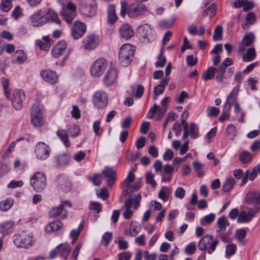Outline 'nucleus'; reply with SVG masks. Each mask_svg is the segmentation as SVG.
Wrapping results in <instances>:
<instances>
[{
  "label": "nucleus",
  "mask_w": 260,
  "mask_h": 260,
  "mask_svg": "<svg viewBox=\"0 0 260 260\" xmlns=\"http://www.w3.org/2000/svg\"><path fill=\"white\" fill-rule=\"evenodd\" d=\"M120 15L124 18L127 14L129 18H137L144 15L147 10L146 6L140 3H133L128 6L125 1H121Z\"/></svg>",
  "instance_id": "obj_1"
},
{
  "label": "nucleus",
  "mask_w": 260,
  "mask_h": 260,
  "mask_svg": "<svg viewBox=\"0 0 260 260\" xmlns=\"http://www.w3.org/2000/svg\"><path fill=\"white\" fill-rule=\"evenodd\" d=\"M134 53V46L129 44L123 45L119 50L118 55V60L120 64L123 67L128 66L132 61Z\"/></svg>",
  "instance_id": "obj_2"
},
{
  "label": "nucleus",
  "mask_w": 260,
  "mask_h": 260,
  "mask_svg": "<svg viewBox=\"0 0 260 260\" xmlns=\"http://www.w3.org/2000/svg\"><path fill=\"white\" fill-rule=\"evenodd\" d=\"M30 184L36 192H41L47 186L46 176L41 172L34 173L30 178Z\"/></svg>",
  "instance_id": "obj_3"
},
{
  "label": "nucleus",
  "mask_w": 260,
  "mask_h": 260,
  "mask_svg": "<svg viewBox=\"0 0 260 260\" xmlns=\"http://www.w3.org/2000/svg\"><path fill=\"white\" fill-rule=\"evenodd\" d=\"M43 106L36 103L32 106L30 115L31 124L36 127L42 126L44 120L43 118Z\"/></svg>",
  "instance_id": "obj_4"
},
{
  "label": "nucleus",
  "mask_w": 260,
  "mask_h": 260,
  "mask_svg": "<svg viewBox=\"0 0 260 260\" xmlns=\"http://www.w3.org/2000/svg\"><path fill=\"white\" fill-rule=\"evenodd\" d=\"M218 243V240H214L211 235H208L200 240L198 243V248L201 251L207 250L208 253L211 254L215 251Z\"/></svg>",
  "instance_id": "obj_5"
},
{
  "label": "nucleus",
  "mask_w": 260,
  "mask_h": 260,
  "mask_svg": "<svg viewBox=\"0 0 260 260\" xmlns=\"http://www.w3.org/2000/svg\"><path fill=\"white\" fill-rule=\"evenodd\" d=\"M13 242L18 247L28 248L32 245L33 238L31 233L23 232L14 235Z\"/></svg>",
  "instance_id": "obj_6"
},
{
  "label": "nucleus",
  "mask_w": 260,
  "mask_h": 260,
  "mask_svg": "<svg viewBox=\"0 0 260 260\" xmlns=\"http://www.w3.org/2000/svg\"><path fill=\"white\" fill-rule=\"evenodd\" d=\"M138 37L139 40L143 43L151 42L155 38V35L153 29L147 24L138 28Z\"/></svg>",
  "instance_id": "obj_7"
},
{
  "label": "nucleus",
  "mask_w": 260,
  "mask_h": 260,
  "mask_svg": "<svg viewBox=\"0 0 260 260\" xmlns=\"http://www.w3.org/2000/svg\"><path fill=\"white\" fill-rule=\"evenodd\" d=\"M108 101V95L104 90H98L93 94V104L98 110L105 109L107 105Z\"/></svg>",
  "instance_id": "obj_8"
},
{
  "label": "nucleus",
  "mask_w": 260,
  "mask_h": 260,
  "mask_svg": "<svg viewBox=\"0 0 260 260\" xmlns=\"http://www.w3.org/2000/svg\"><path fill=\"white\" fill-rule=\"evenodd\" d=\"M65 205L71 207L72 203L69 201H62L57 207L52 208L49 211V214L50 217L58 218L60 219H64L68 216L67 211L64 209Z\"/></svg>",
  "instance_id": "obj_9"
},
{
  "label": "nucleus",
  "mask_w": 260,
  "mask_h": 260,
  "mask_svg": "<svg viewBox=\"0 0 260 260\" xmlns=\"http://www.w3.org/2000/svg\"><path fill=\"white\" fill-rule=\"evenodd\" d=\"M13 108L16 110L22 109L24 101L25 100V94L21 89H15L13 91L10 98Z\"/></svg>",
  "instance_id": "obj_10"
},
{
  "label": "nucleus",
  "mask_w": 260,
  "mask_h": 260,
  "mask_svg": "<svg viewBox=\"0 0 260 260\" xmlns=\"http://www.w3.org/2000/svg\"><path fill=\"white\" fill-rule=\"evenodd\" d=\"M107 65V61L104 58L96 59L90 67L91 75L93 77L101 76L105 71Z\"/></svg>",
  "instance_id": "obj_11"
},
{
  "label": "nucleus",
  "mask_w": 260,
  "mask_h": 260,
  "mask_svg": "<svg viewBox=\"0 0 260 260\" xmlns=\"http://www.w3.org/2000/svg\"><path fill=\"white\" fill-rule=\"evenodd\" d=\"M35 153L38 159L45 160L49 156V147L45 143L39 142L36 145Z\"/></svg>",
  "instance_id": "obj_12"
},
{
  "label": "nucleus",
  "mask_w": 260,
  "mask_h": 260,
  "mask_svg": "<svg viewBox=\"0 0 260 260\" xmlns=\"http://www.w3.org/2000/svg\"><path fill=\"white\" fill-rule=\"evenodd\" d=\"M42 79L46 82L54 85L57 83L58 77L56 72L49 69H44L40 72Z\"/></svg>",
  "instance_id": "obj_13"
},
{
  "label": "nucleus",
  "mask_w": 260,
  "mask_h": 260,
  "mask_svg": "<svg viewBox=\"0 0 260 260\" xmlns=\"http://www.w3.org/2000/svg\"><path fill=\"white\" fill-rule=\"evenodd\" d=\"M86 26L84 23L80 21H76L72 29V36L75 39H78L82 37L85 33Z\"/></svg>",
  "instance_id": "obj_14"
},
{
  "label": "nucleus",
  "mask_w": 260,
  "mask_h": 260,
  "mask_svg": "<svg viewBox=\"0 0 260 260\" xmlns=\"http://www.w3.org/2000/svg\"><path fill=\"white\" fill-rule=\"evenodd\" d=\"M117 71L114 68H110L104 76V84L108 87L114 84L117 80Z\"/></svg>",
  "instance_id": "obj_15"
},
{
  "label": "nucleus",
  "mask_w": 260,
  "mask_h": 260,
  "mask_svg": "<svg viewBox=\"0 0 260 260\" xmlns=\"http://www.w3.org/2000/svg\"><path fill=\"white\" fill-rule=\"evenodd\" d=\"M83 43L85 49L91 50L98 46L99 39L96 35H90L85 38Z\"/></svg>",
  "instance_id": "obj_16"
},
{
  "label": "nucleus",
  "mask_w": 260,
  "mask_h": 260,
  "mask_svg": "<svg viewBox=\"0 0 260 260\" xmlns=\"http://www.w3.org/2000/svg\"><path fill=\"white\" fill-rule=\"evenodd\" d=\"M96 12V3L93 0H87L82 8V14L86 16L91 17L95 14Z\"/></svg>",
  "instance_id": "obj_17"
},
{
  "label": "nucleus",
  "mask_w": 260,
  "mask_h": 260,
  "mask_svg": "<svg viewBox=\"0 0 260 260\" xmlns=\"http://www.w3.org/2000/svg\"><path fill=\"white\" fill-rule=\"evenodd\" d=\"M30 21L32 25L37 27L42 26L46 24V19L43 14V10L40 9L35 12L30 17Z\"/></svg>",
  "instance_id": "obj_18"
},
{
  "label": "nucleus",
  "mask_w": 260,
  "mask_h": 260,
  "mask_svg": "<svg viewBox=\"0 0 260 260\" xmlns=\"http://www.w3.org/2000/svg\"><path fill=\"white\" fill-rule=\"evenodd\" d=\"M189 135L193 139H197L198 137L199 127L197 124L191 123L187 128L184 129L182 137V140H186Z\"/></svg>",
  "instance_id": "obj_19"
},
{
  "label": "nucleus",
  "mask_w": 260,
  "mask_h": 260,
  "mask_svg": "<svg viewBox=\"0 0 260 260\" xmlns=\"http://www.w3.org/2000/svg\"><path fill=\"white\" fill-rule=\"evenodd\" d=\"M43 14L46 19V23L49 21L55 22L58 24H61V20L58 17L57 13L51 9H42Z\"/></svg>",
  "instance_id": "obj_20"
},
{
  "label": "nucleus",
  "mask_w": 260,
  "mask_h": 260,
  "mask_svg": "<svg viewBox=\"0 0 260 260\" xmlns=\"http://www.w3.org/2000/svg\"><path fill=\"white\" fill-rule=\"evenodd\" d=\"M104 177L107 179V185L112 187L115 181V172L111 168L106 167L102 171Z\"/></svg>",
  "instance_id": "obj_21"
},
{
  "label": "nucleus",
  "mask_w": 260,
  "mask_h": 260,
  "mask_svg": "<svg viewBox=\"0 0 260 260\" xmlns=\"http://www.w3.org/2000/svg\"><path fill=\"white\" fill-rule=\"evenodd\" d=\"M67 42L62 40L59 41L52 49V53L54 57H59L67 48Z\"/></svg>",
  "instance_id": "obj_22"
},
{
  "label": "nucleus",
  "mask_w": 260,
  "mask_h": 260,
  "mask_svg": "<svg viewBox=\"0 0 260 260\" xmlns=\"http://www.w3.org/2000/svg\"><path fill=\"white\" fill-rule=\"evenodd\" d=\"M141 186V180H137L133 186L130 184L122 188V195H131L132 193L139 190Z\"/></svg>",
  "instance_id": "obj_23"
},
{
  "label": "nucleus",
  "mask_w": 260,
  "mask_h": 260,
  "mask_svg": "<svg viewBox=\"0 0 260 260\" xmlns=\"http://www.w3.org/2000/svg\"><path fill=\"white\" fill-rule=\"evenodd\" d=\"M120 36L125 39H128L132 38L134 32L131 26L128 24H124L119 29Z\"/></svg>",
  "instance_id": "obj_24"
},
{
  "label": "nucleus",
  "mask_w": 260,
  "mask_h": 260,
  "mask_svg": "<svg viewBox=\"0 0 260 260\" xmlns=\"http://www.w3.org/2000/svg\"><path fill=\"white\" fill-rule=\"evenodd\" d=\"M107 17L109 23L113 24L117 21L118 17L116 14L115 6L113 5H109L107 10Z\"/></svg>",
  "instance_id": "obj_25"
},
{
  "label": "nucleus",
  "mask_w": 260,
  "mask_h": 260,
  "mask_svg": "<svg viewBox=\"0 0 260 260\" xmlns=\"http://www.w3.org/2000/svg\"><path fill=\"white\" fill-rule=\"evenodd\" d=\"M56 162L59 167L67 166L70 161V156L69 154L63 153L59 154L55 157Z\"/></svg>",
  "instance_id": "obj_26"
},
{
  "label": "nucleus",
  "mask_w": 260,
  "mask_h": 260,
  "mask_svg": "<svg viewBox=\"0 0 260 260\" xmlns=\"http://www.w3.org/2000/svg\"><path fill=\"white\" fill-rule=\"evenodd\" d=\"M217 224L218 227L217 232L220 233L224 232L230 225L227 218L224 216H222L218 219Z\"/></svg>",
  "instance_id": "obj_27"
},
{
  "label": "nucleus",
  "mask_w": 260,
  "mask_h": 260,
  "mask_svg": "<svg viewBox=\"0 0 260 260\" xmlns=\"http://www.w3.org/2000/svg\"><path fill=\"white\" fill-rule=\"evenodd\" d=\"M217 7L215 3H212L207 9L202 12L203 17L209 16L210 19L212 18L216 14Z\"/></svg>",
  "instance_id": "obj_28"
},
{
  "label": "nucleus",
  "mask_w": 260,
  "mask_h": 260,
  "mask_svg": "<svg viewBox=\"0 0 260 260\" xmlns=\"http://www.w3.org/2000/svg\"><path fill=\"white\" fill-rule=\"evenodd\" d=\"M256 54L255 48L250 47L247 49L246 52L243 55L242 59L244 62H250L256 57Z\"/></svg>",
  "instance_id": "obj_29"
},
{
  "label": "nucleus",
  "mask_w": 260,
  "mask_h": 260,
  "mask_svg": "<svg viewBox=\"0 0 260 260\" xmlns=\"http://www.w3.org/2000/svg\"><path fill=\"white\" fill-rule=\"evenodd\" d=\"M58 253L64 259H67L71 250V246L68 244H60L57 247Z\"/></svg>",
  "instance_id": "obj_30"
},
{
  "label": "nucleus",
  "mask_w": 260,
  "mask_h": 260,
  "mask_svg": "<svg viewBox=\"0 0 260 260\" xmlns=\"http://www.w3.org/2000/svg\"><path fill=\"white\" fill-rule=\"evenodd\" d=\"M217 72V69L211 67L207 70L204 71L202 79L204 81H207L214 77L215 73Z\"/></svg>",
  "instance_id": "obj_31"
},
{
  "label": "nucleus",
  "mask_w": 260,
  "mask_h": 260,
  "mask_svg": "<svg viewBox=\"0 0 260 260\" xmlns=\"http://www.w3.org/2000/svg\"><path fill=\"white\" fill-rule=\"evenodd\" d=\"M236 183L233 178H227L222 185V189L224 192H228L232 189Z\"/></svg>",
  "instance_id": "obj_32"
},
{
  "label": "nucleus",
  "mask_w": 260,
  "mask_h": 260,
  "mask_svg": "<svg viewBox=\"0 0 260 260\" xmlns=\"http://www.w3.org/2000/svg\"><path fill=\"white\" fill-rule=\"evenodd\" d=\"M14 61L18 63H22L27 59V55L22 50H17L13 56Z\"/></svg>",
  "instance_id": "obj_33"
},
{
  "label": "nucleus",
  "mask_w": 260,
  "mask_h": 260,
  "mask_svg": "<svg viewBox=\"0 0 260 260\" xmlns=\"http://www.w3.org/2000/svg\"><path fill=\"white\" fill-rule=\"evenodd\" d=\"M14 226V222L11 220L6 221L0 223V233L3 236L7 234L8 231L11 229Z\"/></svg>",
  "instance_id": "obj_34"
},
{
  "label": "nucleus",
  "mask_w": 260,
  "mask_h": 260,
  "mask_svg": "<svg viewBox=\"0 0 260 260\" xmlns=\"http://www.w3.org/2000/svg\"><path fill=\"white\" fill-rule=\"evenodd\" d=\"M56 134L66 147H69L70 146V143L68 139V135L67 131L64 129H59Z\"/></svg>",
  "instance_id": "obj_35"
},
{
  "label": "nucleus",
  "mask_w": 260,
  "mask_h": 260,
  "mask_svg": "<svg viewBox=\"0 0 260 260\" xmlns=\"http://www.w3.org/2000/svg\"><path fill=\"white\" fill-rule=\"evenodd\" d=\"M61 15L67 23H71L75 18L76 13L68 10H62L61 12Z\"/></svg>",
  "instance_id": "obj_36"
},
{
  "label": "nucleus",
  "mask_w": 260,
  "mask_h": 260,
  "mask_svg": "<svg viewBox=\"0 0 260 260\" xmlns=\"http://www.w3.org/2000/svg\"><path fill=\"white\" fill-rule=\"evenodd\" d=\"M255 41V36L252 32L246 34L242 40V42L247 47L251 46Z\"/></svg>",
  "instance_id": "obj_37"
},
{
  "label": "nucleus",
  "mask_w": 260,
  "mask_h": 260,
  "mask_svg": "<svg viewBox=\"0 0 260 260\" xmlns=\"http://www.w3.org/2000/svg\"><path fill=\"white\" fill-rule=\"evenodd\" d=\"M252 154L247 151H243L239 154V159L242 164H248L251 161Z\"/></svg>",
  "instance_id": "obj_38"
},
{
  "label": "nucleus",
  "mask_w": 260,
  "mask_h": 260,
  "mask_svg": "<svg viewBox=\"0 0 260 260\" xmlns=\"http://www.w3.org/2000/svg\"><path fill=\"white\" fill-rule=\"evenodd\" d=\"M84 228V225L83 223H81L79 226L78 229H74L73 230L71 233H70V236L71 238H73V240L72 242V244L75 243V242L78 240V237L80 235V232Z\"/></svg>",
  "instance_id": "obj_39"
},
{
  "label": "nucleus",
  "mask_w": 260,
  "mask_h": 260,
  "mask_svg": "<svg viewBox=\"0 0 260 260\" xmlns=\"http://www.w3.org/2000/svg\"><path fill=\"white\" fill-rule=\"evenodd\" d=\"M13 205V200L11 198L6 199L0 203V209L2 211H7Z\"/></svg>",
  "instance_id": "obj_40"
},
{
  "label": "nucleus",
  "mask_w": 260,
  "mask_h": 260,
  "mask_svg": "<svg viewBox=\"0 0 260 260\" xmlns=\"http://www.w3.org/2000/svg\"><path fill=\"white\" fill-rule=\"evenodd\" d=\"M62 226L63 224L62 222L59 221H56L49 223L46 226V230L48 232L51 233L60 229Z\"/></svg>",
  "instance_id": "obj_41"
},
{
  "label": "nucleus",
  "mask_w": 260,
  "mask_h": 260,
  "mask_svg": "<svg viewBox=\"0 0 260 260\" xmlns=\"http://www.w3.org/2000/svg\"><path fill=\"white\" fill-rule=\"evenodd\" d=\"M58 184L60 186V189L64 192H67L71 189V185L69 182H65V179L63 177H60L58 179Z\"/></svg>",
  "instance_id": "obj_42"
},
{
  "label": "nucleus",
  "mask_w": 260,
  "mask_h": 260,
  "mask_svg": "<svg viewBox=\"0 0 260 260\" xmlns=\"http://www.w3.org/2000/svg\"><path fill=\"white\" fill-rule=\"evenodd\" d=\"M141 226L136 221H132L129 228V234L133 236H136L141 231Z\"/></svg>",
  "instance_id": "obj_43"
},
{
  "label": "nucleus",
  "mask_w": 260,
  "mask_h": 260,
  "mask_svg": "<svg viewBox=\"0 0 260 260\" xmlns=\"http://www.w3.org/2000/svg\"><path fill=\"white\" fill-rule=\"evenodd\" d=\"M226 133L229 139L234 140L237 136V131L236 127L233 124H230L226 128Z\"/></svg>",
  "instance_id": "obj_44"
},
{
  "label": "nucleus",
  "mask_w": 260,
  "mask_h": 260,
  "mask_svg": "<svg viewBox=\"0 0 260 260\" xmlns=\"http://www.w3.org/2000/svg\"><path fill=\"white\" fill-rule=\"evenodd\" d=\"M12 0H2L0 9L5 12H9L12 8Z\"/></svg>",
  "instance_id": "obj_45"
},
{
  "label": "nucleus",
  "mask_w": 260,
  "mask_h": 260,
  "mask_svg": "<svg viewBox=\"0 0 260 260\" xmlns=\"http://www.w3.org/2000/svg\"><path fill=\"white\" fill-rule=\"evenodd\" d=\"M239 88V85L236 86L228 96L226 100L228 101H231L232 103L234 102L238 94Z\"/></svg>",
  "instance_id": "obj_46"
},
{
  "label": "nucleus",
  "mask_w": 260,
  "mask_h": 260,
  "mask_svg": "<svg viewBox=\"0 0 260 260\" xmlns=\"http://www.w3.org/2000/svg\"><path fill=\"white\" fill-rule=\"evenodd\" d=\"M2 82L5 91V95L7 99L10 98V89L9 88V81L6 78H2Z\"/></svg>",
  "instance_id": "obj_47"
},
{
  "label": "nucleus",
  "mask_w": 260,
  "mask_h": 260,
  "mask_svg": "<svg viewBox=\"0 0 260 260\" xmlns=\"http://www.w3.org/2000/svg\"><path fill=\"white\" fill-rule=\"evenodd\" d=\"M192 165L194 171L197 173L198 176L200 177H202L203 176V172L202 171V164L197 160H194L192 162Z\"/></svg>",
  "instance_id": "obj_48"
},
{
  "label": "nucleus",
  "mask_w": 260,
  "mask_h": 260,
  "mask_svg": "<svg viewBox=\"0 0 260 260\" xmlns=\"http://www.w3.org/2000/svg\"><path fill=\"white\" fill-rule=\"evenodd\" d=\"M223 29L221 25H217L215 28L213 35V39L215 41H220L222 38Z\"/></svg>",
  "instance_id": "obj_49"
},
{
  "label": "nucleus",
  "mask_w": 260,
  "mask_h": 260,
  "mask_svg": "<svg viewBox=\"0 0 260 260\" xmlns=\"http://www.w3.org/2000/svg\"><path fill=\"white\" fill-rule=\"evenodd\" d=\"M154 175L151 172H148L146 175V181L147 184L151 185L152 187L155 188L157 183L154 180Z\"/></svg>",
  "instance_id": "obj_50"
},
{
  "label": "nucleus",
  "mask_w": 260,
  "mask_h": 260,
  "mask_svg": "<svg viewBox=\"0 0 260 260\" xmlns=\"http://www.w3.org/2000/svg\"><path fill=\"white\" fill-rule=\"evenodd\" d=\"M135 179V175L132 171H129L126 179L122 183L121 188H123L125 186L130 184L131 182H132Z\"/></svg>",
  "instance_id": "obj_51"
},
{
  "label": "nucleus",
  "mask_w": 260,
  "mask_h": 260,
  "mask_svg": "<svg viewBox=\"0 0 260 260\" xmlns=\"http://www.w3.org/2000/svg\"><path fill=\"white\" fill-rule=\"evenodd\" d=\"M214 219L215 215L213 213H210L201 219V222L203 225H205L206 224H210L211 223Z\"/></svg>",
  "instance_id": "obj_52"
},
{
  "label": "nucleus",
  "mask_w": 260,
  "mask_h": 260,
  "mask_svg": "<svg viewBox=\"0 0 260 260\" xmlns=\"http://www.w3.org/2000/svg\"><path fill=\"white\" fill-rule=\"evenodd\" d=\"M68 131L72 137H77L80 133V128L78 126L76 125H71L70 127L68 128Z\"/></svg>",
  "instance_id": "obj_53"
},
{
  "label": "nucleus",
  "mask_w": 260,
  "mask_h": 260,
  "mask_svg": "<svg viewBox=\"0 0 260 260\" xmlns=\"http://www.w3.org/2000/svg\"><path fill=\"white\" fill-rule=\"evenodd\" d=\"M250 221V217H248L247 213L243 211L239 215L237 221L239 223L248 222Z\"/></svg>",
  "instance_id": "obj_54"
},
{
  "label": "nucleus",
  "mask_w": 260,
  "mask_h": 260,
  "mask_svg": "<svg viewBox=\"0 0 260 260\" xmlns=\"http://www.w3.org/2000/svg\"><path fill=\"white\" fill-rule=\"evenodd\" d=\"M112 237V233L111 232L105 233L103 237L102 240V243L105 246H107L110 241L111 240Z\"/></svg>",
  "instance_id": "obj_55"
},
{
  "label": "nucleus",
  "mask_w": 260,
  "mask_h": 260,
  "mask_svg": "<svg viewBox=\"0 0 260 260\" xmlns=\"http://www.w3.org/2000/svg\"><path fill=\"white\" fill-rule=\"evenodd\" d=\"M219 108L212 106L207 109V113L208 116H216L219 113Z\"/></svg>",
  "instance_id": "obj_56"
},
{
  "label": "nucleus",
  "mask_w": 260,
  "mask_h": 260,
  "mask_svg": "<svg viewBox=\"0 0 260 260\" xmlns=\"http://www.w3.org/2000/svg\"><path fill=\"white\" fill-rule=\"evenodd\" d=\"M89 179L95 185L99 186L103 181V176L101 174H95L93 177H90Z\"/></svg>",
  "instance_id": "obj_57"
},
{
  "label": "nucleus",
  "mask_w": 260,
  "mask_h": 260,
  "mask_svg": "<svg viewBox=\"0 0 260 260\" xmlns=\"http://www.w3.org/2000/svg\"><path fill=\"white\" fill-rule=\"evenodd\" d=\"M163 53L162 49H161V53L158 57V60L155 62V66L157 68H162L166 63L167 59L164 56H161Z\"/></svg>",
  "instance_id": "obj_58"
},
{
  "label": "nucleus",
  "mask_w": 260,
  "mask_h": 260,
  "mask_svg": "<svg viewBox=\"0 0 260 260\" xmlns=\"http://www.w3.org/2000/svg\"><path fill=\"white\" fill-rule=\"evenodd\" d=\"M93 129L97 136H100L103 132V128L100 126V121H95L93 124Z\"/></svg>",
  "instance_id": "obj_59"
},
{
  "label": "nucleus",
  "mask_w": 260,
  "mask_h": 260,
  "mask_svg": "<svg viewBox=\"0 0 260 260\" xmlns=\"http://www.w3.org/2000/svg\"><path fill=\"white\" fill-rule=\"evenodd\" d=\"M153 168L156 173L162 174V171L163 169L162 162L160 160H156L153 165Z\"/></svg>",
  "instance_id": "obj_60"
},
{
  "label": "nucleus",
  "mask_w": 260,
  "mask_h": 260,
  "mask_svg": "<svg viewBox=\"0 0 260 260\" xmlns=\"http://www.w3.org/2000/svg\"><path fill=\"white\" fill-rule=\"evenodd\" d=\"M245 200L250 204H260V196H246Z\"/></svg>",
  "instance_id": "obj_61"
},
{
  "label": "nucleus",
  "mask_w": 260,
  "mask_h": 260,
  "mask_svg": "<svg viewBox=\"0 0 260 260\" xmlns=\"http://www.w3.org/2000/svg\"><path fill=\"white\" fill-rule=\"evenodd\" d=\"M236 246L234 244L227 245L226 246L225 254L229 256H231L235 253Z\"/></svg>",
  "instance_id": "obj_62"
},
{
  "label": "nucleus",
  "mask_w": 260,
  "mask_h": 260,
  "mask_svg": "<svg viewBox=\"0 0 260 260\" xmlns=\"http://www.w3.org/2000/svg\"><path fill=\"white\" fill-rule=\"evenodd\" d=\"M89 209L95 210L96 213H99L102 210V205L98 202H91L89 206Z\"/></svg>",
  "instance_id": "obj_63"
},
{
  "label": "nucleus",
  "mask_w": 260,
  "mask_h": 260,
  "mask_svg": "<svg viewBox=\"0 0 260 260\" xmlns=\"http://www.w3.org/2000/svg\"><path fill=\"white\" fill-rule=\"evenodd\" d=\"M86 153L80 150L74 154V159L77 162H80L84 159Z\"/></svg>",
  "instance_id": "obj_64"
}]
</instances>
